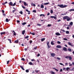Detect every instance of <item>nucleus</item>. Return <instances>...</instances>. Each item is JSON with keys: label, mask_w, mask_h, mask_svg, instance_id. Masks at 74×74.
Masks as SVG:
<instances>
[{"label": "nucleus", "mask_w": 74, "mask_h": 74, "mask_svg": "<svg viewBox=\"0 0 74 74\" xmlns=\"http://www.w3.org/2000/svg\"><path fill=\"white\" fill-rule=\"evenodd\" d=\"M63 19H66L67 21H70L71 20V18H70V17L67 16H64L63 17Z\"/></svg>", "instance_id": "obj_1"}, {"label": "nucleus", "mask_w": 74, "mask_h": 74, "mask_svg": "<svg viewBox=\"0 0 74 74\" xmlns=\"http://www.w3.org/2000/svg\"><path fill=\"white\" fill-rule=\"evenodd\" d=\"M57 6H58V7H60V8H65V7H67V5H63V4L58 5Z\"/></svg>", "instance_id": "obj_2"}, {"label": "nucleus", "mask_w": 74, "mask_h": 74, "mask_svg": "<svg viewBox=\"0 0 74 74\" xmlns=\"http://www.w3.org/2000/svg\"><path fill=\"white\" fill-rule=\"evenodd\" d=\"M9 4L11 6H15V5H16V3H14V4H13V3H12V2H10L9 3Z\"/></svg>", "instance_id": "obj_3"}, {"label": "nucleus", "mask_w": 74, "mask_h": 74, "mask_svg": "<svg viewBox=\"0 0 74 74\" xmlns=\"http://www.w3.org/2000/svg\"><path fill=\"white\" fill-rule=\"evenodd\" d=\"M47 48H50L51 47V46H50L49 45V42H47Z\"/></svg>", "instance_id": "obj_4"}, {"label": "nucleus", "mask_w": 74, "mask_h": 74, "mask_svg": "<svg viewBox=\"0 0 74 74\" xmlns=\"http://www.w3.org/2000/svg\"><path fill=\"white\" fill-rule=\"evenodd\" d=\"M66 59H69V60H71L72 59V57L69 56H66L65 57Z\"/></svg>", "instance_id": "obj_5"}, {"label": "nucleus", "mask_w": 74, "mask_h": 74, "mask_svg": "<svg viewBox=\"0 0 74 74\" xmlns=\"http://www.w3.org/2000/svg\"><path fill=\"white\" fill-rule=\"evenodd\" d=\"M50 55L52 57H54L56 55V54L55 53H51Z\"/></svg>", "instance_id": "obj_6"}, {"label": "nucleus", "mask_w": 74, "mask_h": 74, "mask_svg": "<svg viewBox=\"0 0 74 74\" xmlns=\"http://www.w3.org/2000/svg\"><path fill=\"white\" fill-rule=\"evenodd\" d=\"M63 49L64 51H67V48L66 47H64Z\"/></svg>", "instance_id": "obj_7"}, {"label": "nucleus", "mask_w": 74, "mask_h": 74, "mask_svg": "<svg viewBox=\"0 0 74 74\" xmlns=\"http://www.w3.org/2000/svg\"><path fill=\"white\" fill-rule=\"evenodd\" d=\"M5 32H1V33H0L1 35L2 36V35H3H3H4V34H5Z\"/></svg>", "instance_id": "obj_8"}, {"label": "nucleus", "mask_w": 74, "mask_h": 74, "mask_svg": "<svg viewBox=\"0 0 74 74\" xmlns=\"http://www.w3.org/2000/svg\"><path fill=\"white\" fill-rule=\"evenodd\" d=\"M68 44H69V45L71 46V47H73V44H71L70 42H68Z\"/></svg>", "instance_id": "obj_9"}, {"label": "nucleus", "mask_w": 74, "mask_h": 74, "mask_svg": "<svg viewBox=\"0 0 74 74\" xmlns=\"http://www.w3.org/2000/svg\"><path fill=\"white\" fill-rule=\"evenodd\" d=\"M56 47L58 48H62V46L60 45H58L56 46Z\"/></svg>", "instance_id": "obj_10"}, {"label": "nucleus", "mask_w": 74, "mask_h": 74, "mask_svg": "<svg viewBox=\"0 0 74 74\" xmlns=\"http://www.w3.org/2000/svg\"><path fill=\"white\" fill-rule=\"evenodd\" d=\"M55 34L57 36H60V35H61V34H60L58 32L56 33Z\"/></svg>", "instance_id": "obj_11"}, {"label": "nucleus", "mask_w": 74, "mask_h": 74, "mask_svg": "<svg viewBox=\"0 0 74 74\" xmlns=\"http://www.w3.org/2000/svg\"><path fill=\"white\" fill-rule=\"evenodd\" d=\"M19 40L18 39L17 40H16L14 41V43L18 44L19 42Z\"/></svg>", "instance_id": "obj_12"}, {"label": "nucleus", "mask_w": 74, "mask_h": 74, "mask_svg": "<svg viewBox=\"0 0 74 74\" xmlns=\"http://www.w3.org/2000/svg\"><path fill=\"white\" fill-rule=\"evenodd\" d=\"M25 30H23L22 32V34L23 35H24L25 34Z\"/></svg>", "instance_id": "obj_13"}, {"label": "nucleus", "mask_w": 74, "mask_h": 74, "mask_svg": "<svg viewBox=\"0 0 74 74\" xmlns=\"http://www.w3.org/2000/svg\"><path fill=\"white\" fill-rule=\"evenodd\" d=\"M67 14V12H66L65 13L62 14L61 15L63 16L66 15Z\"/></svg>", "instance_id": "obj_14"}, {"label": "nucleus", "mask_w": 74, "mask_h": 74, "mask_svg": "<svg viewBox=\"0 0 74 74\" xmlns=\"http://www.w3.org/2000/svg\"><path fill=\"white\" fill-rule=\"evenodd\" d=\"M68 50L69 52H71L72 50L71 49L69 48L68 49Z\"/></svg>", "instance_id": "obj_15"}, {"label": "nucleus", "mask_w": 74, "mask_h": 74, "mask_svg": "<svg viewBox=\"0 0 74 74\" xmlns=\"http://www.w3.org/2000/svg\"><path fill=\"white\" fill-rule=\"evenodd\" d=\"M14 33L13 34L14 35V36H15L16 35V33H15V31H14V30H13L12 31V33Z\"/></svg>", "instance_id": "obj_16"}, {"label": "nucleus", "mask_w": 74, "mask_h": 74, "mask_svg": "<svg viewBox=\"0 0 74 74\" xmlns=\"http://www.w3.org/2000/svg\"><path fill=\"white\" fill-rule=\"evenodd\" d=\"M45 40V38H42L41 39V41H44V40Z\"/></svg>", "instance_id": "obj_17"}, {"label": "nucleus", "mask_w": 74, "mask_h": 74, "mask_svg": "<svg viewBox=\"0 0 74 74\" xmlns=\"http://www.w3.org/2000/svg\"><path fill=\"white\" fill-rule=\"evenodd\" d=\"M50 73L51 74H55V72L52 71H50Z\"/></svg>", "instance_id": "obj_18"}, {"label": "nucleus", "mask_w": 74, "mask_h": 74, "mask_svg": "<svg viewBox=\"0 0 74 74\" xmlns=\"http://www.w3.org/2000/svg\"><path fill=\"white\" fill-rule=\"evenodd\" d=\"M8 40V41H10V43H12V42H11V40L10 39H7Z\"/></svg>", "instance_id": "obj_19"}, {"label": "nucleus", "mask_w": 74, "mask_h": 74, "mask_svg": "<svg viewBox=\"0 0 74 74\" xmlns=\"http://www.w3.org/2000/svg\"><path fill=\"white\" fill-rule=\"evenodd\" d=\"M74 11V9H71L69 10V11L71 12V11Z\"/></svg>", "instance_id": "obj_20"}, {"label": "nucleus", "mask_w": 74, "mask_h": 74, "mask_svg": "<svg viewBox=\"0 0 74 74\" xmlns=\"http://www.w3.org/2000/svg\"><path fill=\"white\" fill-rule=\"evenodd\" d=\"M7 1H6L5 3H2V5H5V4H7Z\"/></svg>", "instance_id": "obj_21"}, {"label": "nucleus", "mask_w": 74, "mask_h": 74, "mask_svg": "<svg viewBox=\"0 0 74 74\" xmlns=\"http://www.w3.org/2000/svg\"><path fill=\"white\" fill-rule=\"evenodd\" d=\"M50 4L49 2L45 3H44V5H48V4Z\"/></svg>", "instance_id": "obj_22"}, {"label": "nucleus", "mask_w": 74, "mask_h": 74, "mask_svg": "<svg viewBox=\"0 0 74 74\" xmlns=\"http://www.w3.org/2000/svg\"><path fill=\"white\" fill-rule=\"evenodd\" d=\"M73 22H70V25H71V26H73Z\"/></svg>", "instance_id": "obj_23"}, {"label": "nucleus", "mask_w": 74, "mask_h": 74, "mask_svg": "<svg viewBox=\"0 0 74 74\" xmlns=\"http://www.w3.org/2000/svg\"><path fill=\"white\" fill-rule=\"evenodd\" d=\"M20 67H21V69L23 70H25V69L23 68V67L22 66H20Z\"/></svg>", "instance_id": "obj_24"}, {"label": "nucleus", "mask_w": 74, "mask_h": 74, "mask_svg": "<svg viewBox=\"0 0 74 74\" xmlns=\"http://www.w3.org/2000/svg\"><path fill=\"white\" fill-rule=\"evenodd\" d=\"M35 73H38V72H40V71L39 70H35Z\"/></svg>", "instance_id": "obj_25"}, {"label": "nucleus", "mask_w": 74, "mask_h": 74, "mask_svg": "<svg viewBox=\"0 0 74 74\" xmlns=\"http://www.w3.org/2000/svg\"><path fill=\"white\" fill-rule=\"evenodd\" d=\"M44 7V5L42 4H41V8H43Z\"/></svg>", "instance_id": "obj_26"}, {"label": "nucleus", "mask_w": 74, "mask_h": 74, "mask_svg": "<svg viewBox=\"0 0 74 74\" xmlns=\"http://www.w3.org/2000/svg\"><path fill=\"white\" fill-rule=\"evenodd\" d=\"M53 69H55V70H56V71H59V70H58V69H56L55 68H53Z\"/></svg>", "instance_id": "obj_27"}, {"label": "nucleus", "mask_w": 74, "mask_h": 74, "mask_svg": "<svg viewBox=\"0 0 74 74\" xmlns=\"http://www.w3.org/2000/svg\"><path fill=\"white\" fill-rule=\"evenodd\" d=\"M40 16H43L44 17H45V15H44V14H41L40 15Z\"/></svg>", "instance_id": "obj_28"}, {"label": "nucleus", "mask_w": 74, "mask_h": 74, "mask_svg": "<svg viewBox=\"0 0 74 74\" xmlns=\"http://www.w3.org/2000/svg\"><path fill=\"white\" fill-rule=\"evenodd\" d=\"M29 64H30V65H33V63L31 62H29Z\"/></svg>", "instance_id": "obj_29"}, {"label": "nucleus", "mask_w": 74, "mask_h": 74, "mask_svg": "<svg viewBox=\"0 0 74 74\" xmlns=\"http://www.w3.org/2000/svg\"><path fill=\"white\" fill-rule=\"evenodd\" d=\"M6 22H9V20H8V19L7 18H6Z\"/></svg>", "instance_id": "obj_30"}, {"label": "nucleus", "mask_w": 74, "mask_h": 74, "mask_svg": "<svg viewBox=\"0 0 74 74\" xmlns=\"http://www.w3.org/2000/svg\"><path fill=\"white\" fill-rule=\"evenodd\" d=\"M51 45H54V43L53 42V41H52L51 42Z\"/></svg>", "instance_id": "obj_31"}, {"label": "nucleus", "mask_w": 74, "mask_h": 74, "mask_svg": "<svg viewBox=\"0 0 74 74\" xmlns=\"http://www.w3.org/2000/svg\"><path fill=\"white\" fill-rule=\"evenodd\" d=\"M24 5H25V6L27 5V4L26 3V2H24Z\"/></svg>", "instance_id": "obj_32"}, {"label": "nucleus", "mask_w": 74, "mask_h": 74, "mask_svg": "<svg viewBox=\"0 0 74 74\" xmlns=\"http://www.w3.org/2000/svg\"><path fill=\"white\" fill-rule=\"evenodd\" d=\"M25 71L26 73H29V69H27L25 70Z\"/></svg>", "instance_id": "obj_33"}, {"label": "nucleus", "mask_w": 74, "mask_h": 74, "mask_svg": "<svg viewBox=\"0 0 74 74\" xmlns=\"http://www.w3.org/2000/svg\"><path fill=\"white\" fill-rule=\"evenodd\" d=\"M61 31H62L63 32H65V30H64L62 29H61Z\"/></svg>", "instance_id": "obj_34"}, {"label": "nucleus", "mask_w": 74, "mask_h": 74, "mask_svg": "<svg viewBox=\"0 0 74 74\" xmlns=\"http://www.w3.org/2000/svg\"><path fill=\"white\" fill-rule=\"evenodd\" d=\"M66 34H69V31H66Z\"/></svg>", "instance_id": "obj_35"}, {"label": "nucleus", "mask_w": 74, "mask_h": 74, "mask_svg": "<svg viewBox=\"0 0 74 74\" xmlns=\"http://www.w3.org/2000/svg\"><path fill=\"white\" fill-rule=\"evenodd\" d=\"M70 70V68L67 67V68H66V70Z\"/></svg>", "instance_id": "obj_36"}, {"label": "nucleus", "mask_w": 74, "mask_h": 74, "mask_svg": "<svg viewBox=\"0 0 74 74\" xmlns=\"http://www.w3.org/2000/svg\"><path fill=\"white\" fill-rule=\"evenodd\" d=\"M21 60H23V61H25V58H22L21 59Z\"/></svg>", "instance_id": "obj_37"}, {"label": "nucleus", "mask_w": 74, "mask_h": 74, "mask_svg": "<svg viewBox=\"0 0 74 74\" xmlns=\"http://www.w3.org/2000/svg\"><path fill=\"white\" fill-rule=\"evenodd\" d=\"M26 22L23 23L22 24V25H26Z\"/></svg>", "instance_id": "obj_38"}, {"label": "nucleus", "mask_w": 74, "mask_h": 74, "mask_svg": "<svg viewBox=\"0 0 74 74\" xmlns=\"http://www.w3.org/2000/svg\"><path fill=\"white\" fill-rule=\"evenodd\" d=\"M29 36H27L26 37H25V39H26V38H29Z\"/></svg>", "instance_id": "obj_39"}, {"label": "nucleus", "mask_w": 74, "mask_h": 74, "mask_svg": "<svg viewBox=\"0 0 74 74\" xmlns=\"http://www.w3.org/2000/svg\"><path fill=\"white\" fill-rule=\"evenodd\" d=\"M32 5H33V6L34 7H36V4L34 3H32Z\"/></svg>", "instance_id": "obj_40"}, {"label": "nucleus", "mask_w": 74, "mask_h": 74, "mask_svg": "<svg viewBox=\"0 0 74 74\" xmlns=\"http://www.w3.org/2000/svg\"><path fill=\"white\" fill-rule=\"evenodd\" d=\"M57 43L58 44H61V42L59 41H58Z\"/></svg>", "instance_id": "obj_41"}, {"label": "nucleus", "mask_w": 74, "mask_h": 74, "mask_svg": "<svg viewBox=\"0 0 74 74\" xmlns=\"http://www.w3.org/2000/svg\"><path fill=\"white\" fill-rule=\"evenodd\" d=\"M53 18H54V19H55V20H56L57 19V18L55 16H54Z\"/></svg>", "instance_id": "obj_42"}, {"label": "nucleus", "mask_w": 74, "mask_h": 74, "mask_svg": "<svg viewBox=\"0 0 74 74\" xmlns=\"http://www.w3.org/2000/svg\"><path fill=\"white\" fill-rule=\"evenodd\" d=\"M50 13H51V14H53V11L52 10H51Z\"/></svg>", "instance_id": "obj_43"}, {"label": "nucleus", "mask_w": 74, "mask_h": 74, "mask_svg": "<svg viewBox=\"0 0 74 74\" xmlns=\"http://www.w3.org/2000/svg\"><path fill=\"white\" fill-rule=\"evenodd\" d=\"M37 47L36 46L35 47H34V49L35 50H36V49H37Z\"/></svg>", "instance_id": "obj_44"}, {"label": "nucleus", "mask_w": 74, "mask_h": 74, "mask_svg": "<svg viewBox=\"0 0 74 74\" xmlns=\"http://www.w3.org/2000/svg\"><path fill=\"white\" fill-rule=\"evenodd\" d=\"M63 40H65V41H67V40H68L66 38H64Z\"/></svg>", "instance_id": "obj_45"}, {"label": "nucleus", "mask_w": 74, "mask_h": 74, "mask_svg": "<svg viewBox=\"0 0 74 74\" xmlns=\"http://www.w3.org/2000/svg\"><path fill=\"white\" fill-rule=\"evenodd\" d=\"M22 7L23 9H25L26 8L24 6H23V5H22Z\"/></svg>", "instance_id": "obj_46"}, {"label": "nucleus", "mask_w": 74, "mask_h": 74, "mask_svg": "<svg viewBox=\"0 0 74 74\" xmlns=\"http://www.w3.org/2000/svg\"><path fill=\"white\" fill-rule=\"evenodd\" d=\"M19 13L21 14V15H22V14H23V12H22V11H21L19 12Z\"/></svg>", "instance_id": "obj_47"}, {"label": "nucleus", "mask_w": 74, "mask_h": 74, "mask_svg": "<svg viewBox=\"0 0 74 74\" xmlns=\"http://www.w3.org/2000/svg\"><path fill=\"white\" fill-rule=\"evenodd\" d=\"M37 25H38V26H41V24H40L38 23Z\"/></svg>", "instance_id": "obj_48"}, {"label": "nucleus", "mask_w": 74, "mask_h": 74, "mask_svg": "<svg viewBox=\"0 0 74 74\" xmlns=\"http://www.w3.org/2000/svg\"><path fill=\"white\" fill-rule=\"evenodd\" d=\"M36 12V10H34L33 11V12Z\"/></svg>", "instance_id": "obj_49"}, {"label": "nucleus", "mask_w": 74, "mask_h": 74, "mask_svg": "<svg viewBox=\"0 0 74 74\" xmlns=\"http://www.w3.org/2000/svg\"><path fill=\"white\" fill-rule=\"evenodd\" d=\"M2 14L3 16H6V14L5 13H3Z\"/></svg>", "instance_id": "obj_50"}, {"label": "nucleus", "mask_w": 74, "mask_h": 74, "mask_svg": "<svg viewBox=\"0 0 74 74\" xmlns=\"http://www.w3.org/2000/svg\"><path fill=\"white\" fill-rule=\"evenodd\" d=\"M51 26V24H48L47 25V26L48 27H49V26Z\"/></svg>", "instance_id": "obj_51"}, {"label": "nucleus", "mask_w": 74, "mask_h": 74, "mask_svg": "<svg viewBox=\"0 0 74 74\" xmlns=\"http://www.w3.org/2000/svg\"><path fill=\"white\" fill-rule=\"evenodd\" d=\"M25 10L26 11H27V12H30V11L28 10L27 9H26Z\"/></svg>", "instance_id": "obj_52"}, {"label": "nucleus", "mask_w": 74, "mask_h": 74, "mask_svg": "<svg viewBox=\"0 0 74 74\" xmlns=\"http://www.w3.org/2000/svg\"><path fill=\"white\" fill-rule=\"evenodd\" d=\"M40 56V55L39 53H38L37 56V57H38V56Z\"/></svg>", "instance_id": "obj_53"}, {"label": "nucleus", "mask_w": 74, "mask_h": 74, "mask_svg": "<svg viewBox=\"0 0 74 74\" xmlns=\"http://www.w3.org/2000/svg\"><path fill=\"white\" fill-rule=\"evenodd\" d=\"M32 40H31L30 41H29V43L30 44H32Z\"/></svg>", "instance_id": "obj_54"}, {"label": "nucleus", "mask_w": 74, "mask_h": 74, "mask_svg": "<svg viewBox=\"0 0 74 74\" xmlns=\"http://www.w3.org/2000/svg\"><path fill=\"white\" fill-rule=\"evenodd\" d=\"M16 11V10H13L12 11V12H13V13H14V12H15V11Z\"/></svg>", "instance_id": "obj_55"}, {"label": "nucleus", "mask_w": 74, "mask_h": 74, "mask_svg": "<svg viewBox=\"0 0 74 74\" xmlns=\"http://www.w3.org/2000/svg\"><path fill=\"white\" fill-rule=\"evenodd\" d=\"M57 59H58V60H60V58H59V57H57Z\"/></svg>", "instance_id": "obj_56"}, {"label": "nucleus", "mask_w": 74, "mask_h": 74, "mask_svg": "<svg viewBox=\"0 0 74 74\" xmlns=\"http://www.w3.org/2000/svg\"><path fill=\"white\" fill-rule=\"evenodd\" d=\"M24 50L25 51H27V48H25L24 49Z\"/></svg>", "instance_id": "obj_57"}, {"label": "nucleus", "mask_w": 74, "mask_h": 74, "mask_svg": "<svg viewBox=\"0 0 74 74\" xmlns=\"http://www.w3.org/2000/svg\"><path fill=\"white\" fill-rule=\"evenodd\" d=\"M17 23H19V22H20V21L19 20H17Z\"/></svg>", "instance_id": "obj_58"}, {"label": "nucleus", "mask_w": 74, "mask_h": 74, "mask_svg": "<svg viewBox=\"0 0 74 74\" xmlns=\"http://www.w3.org/2000/svg\"><path fill=\"white\" fill-rule=\"evenodd\" d=\"M50 18H54V16H50Z\"/></svg>", "instance_id": "obj_59"}, {"label": "nucleus", "mask_w": 74, "mask_h": 74, "mask_svg": "<svg viewBox=\"0 0 74 74\" xmlns=\"http://www.w3.org/2000/svg\"><path fill=\"white\" fill-rule=\"evenodd\" d=\"M62 71H63V69H60V72H62Z\"/></svg>", "instance_id": "obj_60"}, {"label": "nucleus", "mask_w": 74, "mask_h": 74, "mask_svg": "<svg viewBox=\"0 0 74 74\" xmlns=\"http://www.w3.org/2000/svg\"><path fill=\"white\" fill-rule=\"evenodd\" d=\"M2 13H4L5 12H4V10H2Z\"/></svg>", "instance_id": "obj_61"}, {"label": "nucleus", "mask_w": 74, "mask_h": 74, "mask_svg": "<svg viewBox=\"0 0 74 74\" xmlns=\"http://www.w3.org/2000/svg\"><path fill=\"white\" fill-rule=\"evenodd\" d=\"M68 65V63H65V66H67Z\"/></svg>", "instance_id": "obj_62"}, {"label": "nucleus", "mask_w": 74, "mask_h": 74, "mask_svg": "<svg viewBox=\"0 0 74 74\" xmlns=\"http://www.w3.org/2000/svg\"><path fill=\"white\" fill-rule=\"evenodd\" d=\"M32 35H35V34H34V33H32Z\"/></svg>", "instance_id": "obj_63"}, {"label": "nucleus", "mask_w": 74, "mask_h": 74, "mask_svg": "<svg viewBox=\"0 0 74 74\" xmlns=\"http://www.w3.org/2000/svg\"><path fill=\"white\" fill-rule=\"evenodd\" d=\"M50 15V13H48L47 14V15Z\"/></svg>", "instance_id": "obj_64"}]
</instances>
